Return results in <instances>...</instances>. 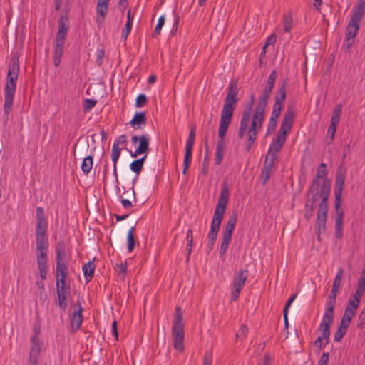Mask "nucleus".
Returning a JSON list of instances; mask_svg holds the SVG:
<instances>
[{"mask_svg": "<svg viewBox=\"0 0 365 365\" xmlns=\"http://www.w3.org/2000/svg\"><path fill=\"white\" fill-rule=\"evenodd\" d=\"M147 97L145 94H139L135 99V106L140 108L147 103Z\"/></svg>", "mask_w": 365, "mask_h": 365, "instance_id": "52", "label": "nucleus"}, {"mask_svg": "<svg viewBox=\"0 0 365 365\" xmlns=\"http://www.w3.org/2000/svg\"><path fill=\"white\" fill-rule=\"evenodd\" d=\"M93 167V156L92 155H88L86 158H83L82 164H81V169L82 171L88 174L91 168Z\"/></svg>", "mask_w": 365, "mask_h": 365, "instance_id": "42", "label": "nucleus"}, {"mask_svg": "<svg viewBox=\"0 0 365 365\" xmlns=\"http://www.w3.org/2000/svg\"><path fill=\"white\" fill-rule=\"evenodd\" d=\"M76 304L78 307V309L73 313L70 321L71 327L73 331H76L80 328L83 321L82 312L83 309L80 301H77Z\"/></svg>", "mask_w": 365, "mask_h": 365, "instance_id": "20", "label": "nucleus"}, {"mask_svg": "<svg viewBox=\"0 0 365 365\" xmlns=\"http://www.w3.org/2000/svg\"><path fill=\"white\" fill-rule=\"evenodd\" d=\"M297 294L292 295L289 299L287 301L285 306L283 309V315H288L289 309L292 305L294 300L296 299Z\"/></svg>", "mask_w": 365, "mask_h": 365, "instance_id": "54", "label": "nucleus"}, {"mask_svg": "<svg viewBox=\"0 0 365 365\" xmlns=\"http://www.w3.org/2000/svg\"><path fill=\"white\" fill-rule=\"evenodd\" d=\"M97 101L94 99H86L84 101V111L92 109L96 104Z\"/></svg>", "mask_w": 365, "mask_h": 365, "instance_id": "56", "label": "nucleus"}, {"mask_svg": "<svg viewBox=\"0 0 365 365\" xmlns=\"http://www.w3.org/2000/svg\"><path fill=\"white\" fill-rule=\"evenodd\" d=\"M264 111L260 112V110H255L251 124L255 125L256 120L259 119L261 120H264Z\"/></svg>", "mask_w": 365, "mask_h": 365, "instance_id": "60", "label": "nucleus"}, {"mask_svg": "<svg viewBox=\"0 0 365 365\" xmlns=\"http://www.w3.org/2000/svg\"><path fill=\"white\" fill-rule=\"evenodd\" d=\"M237 221V213L233 212L228 217L227 221L225 225V228L222 232V243L220 248V255L222 256L225 255L229 243L232 239V232L235 229V225Z\"/></svg>", "mask_w": 365, "mask_h": 365, "instance_id": "8", "label": "nucleus"}, {"mask_svg": "<svg viewBox=\"0 0 365 365\" xmlns=\"http://www.w3.org/2000/svg\"><path fill=\"white\" fill-rule=\"evenodd\" d=\"M47 221L42 207L36 209V261L42 279H46L48 272V239L46 233Z\"/></svg>", "mask_w": 365, "mask_h": 365, "instance_id": "2", "label": "nucleus"}, {"mask_svg": "<svg viewBox=\"0 0 365 365\" xmlns=\"http://www.w3.org/2000/svg\"><path fill=\"white\" fill-rule=\"evenodd\" d=\"M19 73V56L15 54L12 56L9 62L4 89V114L6 115V119L8 118V115L12 110Z\"/></svg>", "mask_w": 365, "mask_h": 365, "instance_id": "3", "label": "nucleus"}, {"mask_svg": "<svg viewBox=\"0 0 365 365\" xmlns=\"http://www.w3.org/2000/svg\"><path fill=\"white\" fill-rule=\"evenodd\" d=\"M326 167H327V165L325 163H320V165H319V167L317 168V174L312 182H316L317 185H322L320 183V179L322 180V182L325 180H329L327 178V173L326 170Z\"/></svg>", "mask_w": 365, "mask_h": 365, "instance_id": "32", "label": "nucleus"}, {"mask_svg": "<svg viewBox=\"0 0 365 365\" xmlns=\"http://www.w3.org/2000/svg\"><path fill=\"white\" fill-rule=\"evenodd\" d=\"M297 294L292 295L289 299L287 301L285 306L283 309V315H288L289 309L292 305L294 300L296 299Z\"/></svg>", "mask_w": 365, "mask_h": 365, "instance_id": "53", "label": "nucleus"}, {"mask_svg": "<svg viewBox=\"0 0 365 365\" xmlns=\"http://www.w3.org/2000/svg\"><path fill=\"white\" fill-rule=\"evenodd\" d=\"M78 144V149H77V155L78 156L82 158L85 155L86 151L89 148V143L87 138H80L77 143L74 145V148H76V145ZM75 150V149H73Z\"/></svg>", "mask_w": 365, "mask_h": 365, "instance_id": "34", "label": "nucleus"}, {"mask_svg": "<svg viewBox=\"0 0 365 365\" xmlns=\"http://www.w3.org/2000/svg\"><path fill=\"white\" fill-rule=\"evenodd\" d=\"M277 78V72L276 71H272L267 81L266 86L268 87L272 86L274 88L275 81Z\"/></svg>", "mask_w": 365, "mask_h": 365, "instance_id": "57", "label": "nucleus"}, {"mask_svg": "<svg viewBox=\"0 0 365 365\" xmlns=\"http://www.w3.org/2000/svg\"><path fill=\"white\" fill-rule=\"evenodd\" d=\"M356 314V311L353 310L352 309H349V307H346L344 313L343 314V317L351 321L352 318Z\"/></svg>", "mask_w": 365, "mask_h": 365, "instance_id": "59", "label": "nucleus"}, {"mask_svg": "<svg viewBox=\"0 0 365 365\" xmlns=\"http://www.w3.org/2000/svg\"><path fill=\"white\" fill-rule=\"evenodd\" d=\"M365 293V269L361 272L360 277L357 282V287L355 291L353 298L350 297L348 302V304L346 307H349L353 310H357V308L360 303L361 297Z\"/></svg>", "mask_w": 365, "mask_h": 365, "instance_id": "11", "label": "nucleus"}, {"mask_svg": "<svg viewBox=\"0 0 365 365\" xmlns=\"http://www.w3.org/2000/svg\"><path fill=\"white\" fill-rule=\"evenodd\" d=\"M56 263H61L63 262V258L66 256L65 252V243L63 241H60L58 242L56 247Z\"/></svg>", "mask_w": 365, "mask_h": 365, "instance_id": "39", "label": "nucleus"}, {"mask_svg": "<svg viewBox=\"0 0 365 365\" xmlns=\"http://www.w3.org/2000/svg\"><path fill=\"white\" fill-rule=\"evenodd\" d=\"M257 365H271V358L269 354H264L263 359L258 362Z\"/></svg>", "mask_w": 365, "mask_h": 365, "instance_id": "63", "label": "nucleus"}, {"mask_svg": "<svg viewBox=\"0 0 365 365\" xmlns=\"http://www.w3.org/2000/svg\"><path fill=\"white\" fill-rule=\"evenodd\" d=\"M277 41V35L275 34H272L266 40L264 43L265 47H268L269 45H274Z\"/></svg>", "mask_w": 365, "mask_h": 365, "instance_id": "61", "label": "nucleus"}, {"mask_svg": "<svg viewBox=\"0 0 365 365\" xmlns=\"http://www.w3.org/2000/svg\"><path fill=\"white\" fill-rule=\"evenodd\" d=\"M333 322L334 320H331L330 319H327L326 318H322V321L319 324L318 329L321 332V334L318 337L324 339V340L325 341L324 346L328 344L329 342V336L331 333L330 327Z\"/></svg>", "mask_w": 365, "mask_h": 365, "instance_id": "19", "label": "nucleus"}, {"mask_svg": "<svg viewBox=\"0 0 365 365\" xmlns=\"http://www.w3.org/2000/svg\"><path fill=\"white\" fill-rule=\"evenodd\" d=\"M281 111L282 110H280V109L278 110L277 108H273L271 118L267 124V135H271L275 130L277 125V119L281 114Z\"/></svg>", "mask_w": 365, "mask_h": 365, "instance_id": "23", "label": "nucleus"}, {"mask_svg": "<svg viewBox=\"0 0 365 365\" xmlns=\"http://www.w3.org/2000/svg\"><path fill=\"white\" fill-rule=\"evenodd\" d=\"M121 149L118 146V143H113L112 148V161L113 163V175L117 178V162L120 155Z\"/></svg>", "mask_w": 365, "mask_h": 365, "instance_id": "36", "label": "nucleus"}, {"mask_svg": "<svg viewBox=\"0 0 365 365\" xmlns=\"http://www.w3.org/2000/svg\"><path fill=\"white\" fill-rule=\"evenodd\" d=\"M70 294H57L58 301L56 304L59 306L60 309L66 311L68 307V297Z\"/></svg>", "mask_w": 365, "mask_h": 365, "instance_id": "43", "label": "nucleus"}, {"mask_svg": "<svg viewBox=\"0 0 365 365\" xmlns=\"http://www.w3.org/2000/svg\"><path fill=\"white\" fill-rule=\"evenodd\" d=\"M327 192V202L331 190V182L329 180H325L322 185H317L316 182H312L311 185L306 193V199L310 200L311 202H317L320 198L321 202L323 201V191Z\"/></svg>", "mask_w": 365, "mask_h": 365, "instance_id": "7", "label": "nucleus"}, {"mask_svg": "<svg viewBox=\"0 0 365 365\" xmlns=\"http://www.w3.org/2000/svg\"><path fill=\"white\" fill-rule=\"evenodd\" d=\"M56 293L57 294H71L70 282L67 281L56 282Z\"/></svg>", "mask_w": 365, "mask_h": 365, "instance_id": "41", "label": "nucleus"}, {"mask_svg": "<svg viewBox=\"0 0 365 365\" xmlns=\"http://www.w3.org/2000/svg\"><path fill=\"white\" fill-rule=\"evenodd\" d=\"M68 267L64 262L56 263V282L66 281L68 277Z\"/></svg>", "mask_w": 365, "mask_h": 365, "instance_id": "27", "label": "nucleus"}, {"mask_svg": "<svg viewBox=\"0 0 365 365\" xmlns=\"http://www.w3.org/2000/svg\"><path fill=\"white\" fill-rule=\"evenodd\" d=\"M147 157V153L138 159L134 160L130 164V170L138 175L143 170L145 160Z\"/></svg>", "mask_w": 365, "mask_h": 365, "instance_id": "33", "label": "nucleus"}, {"mask_svg": "<svg viewBox=\"0 0 365 365\" xmlns=\"http://www.w3.org/2000/svg\"><path fill=\"white\" fill-rule=\"evenodd\" d=\"M173 347L180 351L184 349V331L183 329L173 328L172 329Z\"/></svg>", "mask_w": 365, "mask_h": 365, "instance_id": "21", "label": "nucleus"}, {"mask_svg": "<svg viewBox=\"0 0 365 365\" xmlns=\"http://www.w3.org/2000/svg\"><path fill=\"white\" fill-rule=\"evenodd\" d=\"M255 95L252 94L250 98V102L245 106L243 112L251 114L252 110V107L255 103Z\"/></svg>", "mask_w": 365, "mask_h": 365, "instance_id": "58", "label": "nucleus"}, {"mask_svg": "<svg viewBox=\"0 0 365 365\" xmlns=\"http://www.w3.org/2000/svg\"><path fill=\"white\" fill-rule=\"evenodd\" d=\"M129 222L130 224L131 227L128 230V235H127V247L128 251L129 252H131L133 251L135 245H136V240L135 239L133 232L135 230V227L138 223L137 216L133 215L130 217Z\"/></svg>", "mask_w": 365, "mask_h": 365, "instance_id": "17", "label": "nucleus"}, {"mask_svg": "<svg viewBox=\"0 0 365 365\" xmlns=\"http://www.w3.org/2000/svg\"><path fill=\"white\" fill-rule=\"evenodd\" d=\"M186 239L187 241V256L186 260L187 262L190 258V253L192 251V243H193V234H192V230L189 229L187 231Z\"/></svg>", "mask_w": 365, "mask_h": 365, "instance_id": "46", "label": "nucleus"}, {"mask_svg": "<svg viewBox=\"0 0 365 365\" xmlns=\"http://www.w3.org/2000/svg\"><path fill=\"white\" fill-rule=\"evenodd\" d=\"M275 160L276 154L274 153L268 151L264 163V167L261 173V180L263 185L267 184L270 178L272 170L274 167Z\"/></svg>", "mask_w": 365, "mask_h": 365, "instance_id": "15", "label": "nucleus"}, {"mask_svg": "<svg viewBox=\"0 0 365 365\" xmlns=\"http://www.w3.org/2000/svg\"><path fill=\"white\" fill-rule=\"evenodd\" d=\"M96 265L93 261H89L85 264L83 267V272L86 281L88 283L93 277Z\"/></svg>", "mask_w": 365, "mask_h": 365, "instance_id": "31", "label": "nucleus"}, {"mask_svg": "<svg viewBox=\"0 0 365 365\" xmlns=\"http://www.w3.org/2000/svg\"><path fill=\"white\" fill-rule=\"evenodd\" d=\"M259 132V130H256V126L255 124H251L250 128L248 129V138H247V143H250V145H252L256 138H257V134Z\"/></svg>", "mask_w": 365, "mask_h": 365, "instance_id": "45", "label": "nucleus"}, {"mask_svg": "<svg viewBox=\"0 0 365 365\" xmlns=\"http://www.w3.org/2000/svg\"><path fill=\"white\" fill-rule=\"evenodd\" d=\"M247 278V270H240L233 277L232 288L241 289L243 287Z\"/></svg>", "mask_w": 365, "mask_h": 365, "instance_id": "24", "label": "nucleus"}, {"mask_svg": "<svg viewBox=\"0 0 365 365\" xmlns=\"http://www.w3.org/2000/svg\"><path fill=\"white\" fill-rule=\"evenodd\" d=\"M259 132V130H256V126L255 124H251L250 128L248 129V138H247V143H250V145H252L256 138H257V134Z\"/></svg>", "mask_w": 365, "mask_h": 365, "instance_id": "44", "label": "nucleus"}, {"mask_svg": "<svg viewBox=\"0 0 365 365\" xmlns=\"http://www.w3.org/2000/svg\"><path fill=\"white\" fill-rule=\"evenodd\" d=\"M346 175V168L343 165L339 166L336 175L335 189L343 190Z\"/></svg>", "mask_w": 365, "mask_h": 365, "instance_id": "28", "label": "nucleus"}, {"mask_svg": "<svg viewBox=\"0 0 365 365\" xmlns=\"http://www.w3.org/2000/svg\"><path fill=\"white\" fill-rule=\"evenodd\" d=\"M230 196V190L226 182L222 184L220 195L218 199L217 204L215 207L213 218L211 225H216L220 227V225L223 220V217L226 210V207L228 203Z\"/></svg>", "mask_w": 365, "mask_h": 365, "instance_id": "6", "label": "nucleus"}, {"mask_svg": "<svg viewBox=\"0 0 365 365\" xmlns=\"http://www.w3.org/2000/svg\"><path fill=\"white\" fill-rule=\"evenodd\" d=\"M108 1L109 0H98L96 10L98 14L101 16V19L99 17L96 19V22L98 24L103 23L107 14Z\"/></svg>", "mask_w": 365, "mask_h": 365, "instance_id": "26", "label": "nucleus"}, {"mask_svg": "<svg viewBox=\"0 0 365 365\" xmlns=\"http://www.w3.org/2000/svg\"><path fill=\"white\" fill-rule=\"evenodd\" d=\"M329 354L328 352H324L321 356L318 365H327L329 361Z\"/></svg>", "mask_w": 365, "mask_h": 365, "instance_id": "62", "label": "nucleus"}, {"mask_svg": "<svg viewBox=\"0 0 365 365\" xmlns=\"http://www.w3.org/2000/svg\"><path fill=\"white\" fill-rule=\"evenodd\" d=\"M139 142L138 146L134 152L130 151V155L133 158H136L142 154H145L149 150V140L146 135H141L140 137L133 135L132 137V143L136 144Z\"/></svg>", "mask_w": 365, "mask_h": 365, "instance_id": "16", "label": "nucleus"}, {"mask_svg": "<svg viewBox=\"0 0 365 365\" xmlns=\"http://www.w3.org/2000/svg\"><path fill=\"white\" fill-rule=\"evenodd\" d=\"M344 273V269L339 268L338 270V272L334 279L331 290L330 294L327 298L328 299H334V300L336 299L337 292L341 287V279H342Z\"/></svg>", "mask_w": 365, "mask_h": 365, "instance_id": "22", "label": "nucleus"}, {"mask_svg": "<svg viewBox=\"0 0 365 365\" xmlns=\"http://www.w3.org/2000/svg\"><path fill=\"white\" fill-rule=\"evenodd\" d=\"M34 334L31 337L39 338L38 335L41 332V319L39 316H37L33 328Z\"/></svg>", "mask_w": 365, "mask_h": 365, "instance_id": "48", "label": "nucleus"}, {"mask_svg": "<svg viewBox=\"0 0 365 365\" xmlns=\"http://www.w3.org/2000/svg\"><path fill=\"white\" fill-rule=\"evenodd\" d=\"M323 201L320 202L317 210V217L315 222V228L319 234L324 233L326 230V222L327 219L328 208L327 204V192L325 189L323 191Z\"/></svg>", "mask_w": 365, "mask_h": 365, "instance_id": "10", "label": "nucleus"}, {"mask_svg": "<svg viewBox=\"0 0 365 365\" xmlns=\"http://www.w3.org/2000/svg\"><path fill=\"white\" fill-rule=\"evenodd\" d=\"M365 14V0H357L353 8L351 19L346 29V41L354 39L360 26V22Z\"/></svg>", "mask_w": 365, "mask_h": 365, "instance_id": "4", "label": "nucleus"}, {"mask_svg": "<svg viewBox=\"0 0 365 365\" xmlns=\"http://www.w3.org/2000/svg\"><path fill=\"white\" fill-rule=\"evenodd\" d=\"M295 116L296 114L294 108L293 107L288 106L286 112L284 113V118L277 134L287 138V135L289 133L294 124Z\"/></svg>", "mask_w": 365, "mask_h": 365, "instance_id": "13", "label": "nucleus"}, {"mask_svg": "<svg viewBox=\"0 0 365 365\" xmlns=\"http://www.w3.org/2000/svg\"><path fill=\"white\" fill-rule=\"evenodd\" d=\"M220 230V227L216 225H211L210 230L207 235L208 241H215Z\"/></svg>", "mask_w": 365, "mask_h": 365, "instance_id": "47", "label": "nucleus"}, {"mask_svg": "<svg viewBox=\"0 0 365 365\" xmlns=\"http://www.w3.org/2000/svg\"><path fill=\"white\" fill-rule=\"evenodd\" d=\"M69 29L68 16V12L65 11L63 14H61L58 20V30L62 31L68 32Z\"/></svg>", "mask_w": 365, "mask_h": 365, "instance_id": "40", "label": "nucleus"}, {"mask_svg": "<svg viewBox=\"0 0 365 365\" xmlns=\"http://www.w3.org/2000/svg\"><path fill=\"white\" fill-rule=\"evenodd\" d=\"M135 129H140L146 123V115L144 112L136 113L130 122Z\"/></svg>", "mask_w": 365, "mask_h": 365, "instance_id": "30", "label": "nucleus"}, {"mask_svg": "<svg viewBox=\"0 0 365 365\" xmlns=\"http://www.w3.org/2000/svg\"><path fill=\"white\" fill-rule=\"evenodd\" d=\"M343 190L334 189V208L336 211V222H335V237L337 239H341L343 236V220L344 211L341 208V193Z\"/></svg>", "mask_w": 365, "mask_h": 365, "instance_id": "9", "label": "nucleus"}, {"mask_svg": "<svg viewBox=\"0 0 365 365\" xmlns=\"http://www.w3.org/2000/svg\"><path fill=\"white\" fill-rule=\"evenodd\" d=\"M335 304H336V300H334L331 299H327V308H326L325 312L323 315V318H326L327 319H330L331 320H334V311Z\"/></svg>", "mask_w": 365, "mask_h": 365, "instance_id": "37", "label": "nucleus"}, {"mask_svg": "<svg viewBox=\"0 0 365 365\" xmlns=\"http://www.w3.org/2000/svg\"><path fill=\"white\" fill-rule=\"evenodd\" d=\"M287 85V81L286 80L283 81L281 85L279 86L278 90L276 93L275 96V103L273 106L274 108H277L280 110L283 108V104L286 99L287 93H286V86Z\"/></svg>", "mask_w": 365, "mask_h": 365, "instance_id": "18", "label": "nucleus"}, {"mask_svg": "<svg viewBox=\"0 0 365 365\" xmlns=\"http://www.w3.org/2000/svg\"><path fill=\"white\" fill-rule=\"evenodd\" d=\"M195 130L196 126L192 125L190 128L188 139L186 143L182 170L183 175H185L187 173V170L189 168V166L192 160V148L195 139Z\"/></svg>", "mask_w": 365, "mask_h": 365, "instance_id": "12", "label": "nucleus"}, {"mask_svg": "<svg viewBox=\"0 0 365 365\" xmlns=\"http://www.w3.org/2000/svg\"><path fill=\"white\" fill-rule=\"evenodd\" d=\"M285 141V137L277 134V137L272 139L268 151L274 153L279 152L282 148Z\"/></svg>", "mask_w": 365, "mask_h": 365, "instance_id": "29", "label": "nucleus"}, {"mask_svg": "<svg viewBox=\"0 0 365 365\" xmlns=\"http://www.w3.org/2000/svg\"><path fill=\"white\" fill-rule=\"evenodd\" d=\"M182 319L183 317L181 308L180 307H176L173 328L183 329V324L182 323Z\"/></svg>", "mask_w": 365, "mask_h": 365, "instance_id": "38", "label": "nucleus"}, {"mask_svg": "<svg viewBox=\"0 0 365 365\" xmlns=\"http://www.w3.org/2000/svg\"><path fill=\"white\" fill-rule=\"evenodd\" d=\"M346 331H344V329L338 327L337 330L334 334V341H341L342 338L345 336Z\"/></svg>", "mask_w": 365, "mask_h": 365, "instance_id": "55", "label": "nucleus"}, {"mask_svg": "<svg viewBox=\"0 0 365 365\" xmlns=\"http://www.w3.org/2000/svg\"><path fill=\"white\" fill-rule=\"evenodd\" d=\"M43 342L40 338L31 337L30 351L28 365H38L40 354Z\"/></svg>", "mask_w": 365, "mask_h": 365, "instance_id": "14", "label": "nucleus"}, {"mask_svg": "<svg viewBox=\"0 0 365 365\" xmlns=\"http://www.w3.org/2000/svg\"><path fill=\"white\" fill-rule=\"evenodd\" d=\"M237 93V81H232L227 88V93L220 117L218 129L219 139L216 145L215 158V163L217 165L221 164L222 161L225 151V137L233 117L235 106L238 101Z\"/></svg>", "mask_w": 365, "mask_h": 365, "instance_id": "1", "label": "nucleus"}, {"mask_svg": "<svg viewBox=\"0 0 365 365\" xmlns=\"http://www.w3.org/2000/svg\"><path fill=\"white\" fill-rule=\"evenodd\" d=\"M269 98L261 96L259 97L258 104L255 108L256 110H260V112L265 110V108L267 106V101Z\"/></svg>", "mask_w": 365, "mask_h": 365, "instance_id": "49", "label": "nucleus"}, {"mask_svg": "<svg viewBox=\"0 0 365 365\" xmlns=\"http://www.w3.org/2000/svg\"><path fill=\"white\" fill-rule=\"evenodd\" d=\"M165 14L160 16L158 19L157 25L153 33V37H156L160 34V31L167 20L166 25L164 30L168 31L170 29V34L173 36L176 34L178 30V25L179 23V16L175 13V11L171 9H164Z\"/></svg>", "mask_w": 365, "mask_h": 365, "instance_id": "5", "label": "nucleus"}, {"mask_svg": "<svg viewBox=\"0 0 365 365\" xmlns=\"http://www.w3.org/2000/svg\"><path fill=\"white\" fill-rule=\"evenodd\" d=\"M63 48L64 45L55 43L53 56L55 67H58L61 63Z\"/></svg>", "mask_w": 365, "mask_h": 365, "instance_id": "35", "label": "nucleus"}, {"mask_svg": "<svg viewBox=\"0 0 365 365\" xmlns=\"http://www.w3.org/2000/svg\"><path fill=\"white\" fill-rule=\"evenodd\" d=\"M67 33L68 32H66V31H58L56 37L55 43H58V44L59 43V44L64 45Z\"/></svg>", "mask_w": 365, "mask_h": 365, "instance_id": "51", "label": "nucleus"}, {"mask_svg": "<svg viewBox=\"0 0 365 365\" xmlns=\"http://www.w3.org/2000/svg\"><path fill=\"white\" fill-rule=\"evenodd\" d=\"M292 16L288 14L284 17V31L285 32H289L292 28Z\"/></svg>", "mask_w": 365, "mask_h": 365, "instance_id": "50", "label": "nucleus"}, {"mask_svg": "<svg viewBox=\"0 0 365 365\" xmlns=\"http://www.w3.org/2000/svg\"><path fill=\"white\" fill-rule=\"evenodd\" d=\"M250 118L251 114L242 112V115L237 133V137L239 139H242L244 138L245 132L250 124Z\"/></svg>", "mask_w": 365, "mask_h": 365, "instance_id": "25", "label": "nucleus"}, {"mask_svg": "<svg viewBox=\"0 0 365 365\" xmlns=\"http://www.w3.org/2000/svg\"><path fill=\"white\" fill-rule=\"evenodd\" d=\"M212 357L210 352H206L203 358V365H212Z\"/></svg>", "mask_w": 365, "mask_h": 365, "instance_id": "64", "label": "nucleus"}]
</instances>
